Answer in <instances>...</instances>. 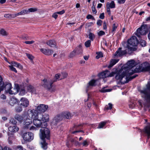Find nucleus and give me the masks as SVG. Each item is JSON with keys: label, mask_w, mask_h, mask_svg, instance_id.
Returning <instances> with one entry per match:
<instances>
[{"label": "nucleus", "mask_w": 150, "mask_h": 150, "mask_svg": "<svg viewBox=\"0 0 150 150\" xmlns=\"http://www.w3.org/2000/svg\"><path fill=\"white\" fill-rule=\"evenodd\" d=\"M135 62L134 60H132L128 61L126 65H124L117 71L115 79L118 80L119 81L124 84L128 81L127 78L125 76L126 72L133 68L135 66Z\"/></svg>", "instance_id": "f257e3e1"}, {"label": "nucleus", "mask_w": 150, "mask_h": 150, "mask_svg": "<svg viewBox=\"0 0 150 150\" xmlns=\"http://www.w3.org/2000/svg\"><path fill=\"white\" fill-rule=\"evenodd\" d=\"M60 76H61L60 74H57L55 76V79H43V80L44 83L43 84V86L51 92H54L56 90V86H55L52 85V84L57 81V80L60 78Z\"/></svg>", "instance_id": "f03ea898"}, {"label": "nucleus", "mask_w": 150, "mask_h": 150, "mask_svg": "<svg viewBox=\"0 0 150 150\" xmlns=\"http://www.w3.org/2000/svg\"><path fill=\"white\" fill-rule=\"evenodd\" d=\"M39 136L40 138L43 140V142L41 143V147L44 149L46 150L47 148V144L44 139L45 138L49 139L50 137L49 129L46 127L42 128L40 130Z\"/></svg>", "instance_id": "7ed1b4c3"}, {"label": "nucleus", "mask_w": 150, "mask_h": 150, "mask_svg": "<svg viewBox=\"0 0 150 150\" xmlns=\"http://www.w3.org/2000/svg\"><path fill=\"white\" fill-rule=\"evenodd\" d=\"M34 110H28L26 113H25V115L26 117L24 119L23 121L25 125V126L29 125L32 123V120L31 118H33L34 116L33 112H34Z\"/></svg>", "instance_id": "20e7f679"}, {"label": "nucleus", "mask_w": 150, "mask_h": 150, "mask_svg": "<svg viewBox=\"0 0 150 150\" xmlns=\"http://www.w3.org/2000/svg\"><path fill=\"white\" fill-rule=\"evenodd\" d=\"M138 43V41L136 36H132L128 40V43L127 45V48L130 51H134V47L137 46Z\"/></svg>", "instance_id": "39448f33"}, {"label": "nucleus", "mask_w": 150, "mask_h": 150, "mask_svg": "<svg viewBox=\"0 0 150 150\" xmlns=\"http://www.w3.org/2000/svg\"><path fill=\"white\" fill-rule=\"evenodd\" d=\"M147 25H143L137 30L135 35L139 37H140L141 35H145L147 32Z\"/></svg>", "instance_id": "423d86ee"}, {"label": "nucleus", "mask_w": 150, "mask_h": 150, "mask_svg": "<svg viewBox=\"0 0 150 150\" xmlns=\"http://www.w3.org/2000/svg\"><path fill=\"white\" fill-rule=\"evenodd\" d=\"M33 118H34L33 121V124L36 127L41 128L46 127L45 125L44 126V125L43 124V122L38 117L37 114L36 116H35L34 115Z\"/></svg>", "instance_id": "0eeeda50"}, {"label": "nucleus", "mask_w": 150, "mask_h": 150, "mask_svg": "<svg viewBox=\"0 0 150 150\" xmlns=\"http://www.w3.org/2000/svg\"><path fill=\"white\" fill-rule=\"evenodd\" d=\"M24 140L27 142H30L33 139L34 135L31 132L24 133L22 135Z\"/></svg>", "instance_id": "6e6552de"}, {"label": "nucleus", "mask_w": 150, "mask_h": 150, "mask_svg": "<svg viewBox=\"0 0 150 150\" xmlns=\"http://www.w3.org/2000/svg\"><path fill=\"white\" fill-rule=\"evenodd\" d=\"M38 117L43 122V124L44 126H47V122L49 121V116L47 114H45L42 115L41 114H37Z\"/></svg>", "instance_id": "1a4fd4ad"}, {"label": "nucleus", "mask_w": 150, "mask_h": 150, "mask_svg": "<svg viewBox=\"0 0 150 150\" xmlns=\"http://www.w3.org/2000/svg\"><path fill=\"white\" fill-rule=\"evenodd\" d=\"M48 108L47 105L43 104L39 105L35 108V110H34V112L36 111L37 114H41L42 112H45Z\"/></svg>", "instance_id": "9d476101"}, {"label": "nucleus", "mask_w": 150, "mask_h": 150, "mask_svg": "<svg viewBox=\"0 0 150 150\" xmlns=\"http://www.w3.org/2000/svg\"><path fill=\"white\" fill-rule=\"evenodd\" d=\"M19 103L23 108L27 107L29 105V101L28 99L25 98L23 97L21 98Z\"/></svg>", "instance_id": "9b49d317"}, {"label": "nucleus", "mask_w": 150, "mask_h": 150, "mask_svg": "<svg viewBox=\"0 0 150 150\" xmlns=\"http://www.w3.org/2000/svg\"><path fill=\"white\" fill-rule=\"evenodd\" d=\"M135 72H136L135 71H133L132 70H130L126 73L125 74V77H127L128 81L125 83H128L129 81L135 78L137 76V75H133L132 76H129L132 75Z\"/></svg>", "instance_id": "f8f14e48"}, {"label": "nucleus", "mask_w": 150, "mask_h": 150, "mask_svg": "<svg viewBox=\"0 0 150 150\" xmlns=\"http://www.w3.org/2000/svg\"><path fill=\"white\" fill-rule=\"evenodd\" d=\"M127 52L126 50H122L121 48L120 47L114 54V56L120 57L126 54Z\"/></svg>", "instance_id": "ddd939ff"}, {"label": "nucleus", "mask_w": 150, "mask_h": 150, "mask_svg": "<svg viewBox=\"0 0 150 150\" xmlns=\"http://www.w3.org/2000/svg\"><path fill=\"white\" fill-rule=\"evenodd\" d=\"M25 113L23 114L22 115L19 114H16L14 116V118L19 122L21 123L23 121L24 119H25L26 117L25 115Z\"/></svg>", "instance_id": "4468645a"}, {"label": "nucleus", "mask_w": 150, "mask_h": 150, "mask_svg": "<svg viewBox=\"0 0 150 150\" xmlns=\"http://www.w3.org/2000/svg\"><path fill=\"white\" fill-rule=\"evenodd\" d=\"M19 87L18 85H15V88L11 87L10 90L9 91V93L10 94H15L17 93L19 91Z\"/></svg>", "instance_id": "2eb2a0df"}, {"label": "nucleus", "mask_w": 150, "mask_h": 150, "mask_svg": "<svg viewBox=\"0 0 150 150\" xmlns=\"http://www.w3.org/2000/svg\"><path fill=\"white\" fill-rule=\"evenodd\" d=\"M40 50L42 53L46 55H51L53 52V50L49 49L47 50L45 49L41 48Z\"/></svg>", "instance_id": "dca6fc26"}, {"label": "nucleus", "mask_w": 150, "mask_h": 150, "mask_svg": "<svg viewBox=\"0 0 150 150\" xmlns=\"http://www.w3.org/2000/svg\"><path fill=\"white\" fill-rule=\"evenodd\" d=\"M64 118L70 119L71 118L72 115L69 112L66 111L62 112Z\"/></svg>", "instance_id": "f3484780"}, {"label": "nucleus", "mask_w": 150, "mask_h": 150, "mask_svg": "<svg viewBox=\"0 0 150 150\" xmlns=\"http://www.w3.org/2000/svg\"><path fill=\"white\" fill-rule=\"evenodd\" d=\"M108 71L106 70L98 74V76L100 78H105L108 77Z\"/></svg>", "instance_id": "a211bd4d"}, {"label": "nucleus", "mask_w": 150, "mask_h": 150, "mask_svg": "<svg viewBox=\"0 0 150 150\" xmlns=\"http://www.w3.org/2000/svg\"><path fill=\"white\" fill-rule=\"evenodd\" d=\"M64 118L62 113L60 114L57 115L54 118L53 121H55L56 122H58L59 121H61Z\"/></svg>", "instance_id": "6ab92c4d"}, {"label": "nucleus", "mask_w": 150, "mask_h": 150, "mask_svg": "<svg viewBox=\"0 0 150 150\" xmlns=\"http://www.w3.org/2000/svg\"><path fill=\"white\" fill-rule=\"evenodd\" d=\"M144 132L147 134L148 137H150V125L145 127L144 129Z\"/></svg>", "instance_id": "aec40b11"}, {"label": "nucleus", "mask_w": 150, "mask_h": 150, "mask_svg": "<svg viewBox=\"0 0 150 150\" xmlns=\"http://www.w3.org/2000/svg\"><path fill=\"white\" fill-rule=\"evenodd\" d=\"M47 45L49 46L50 47H55L56 45V43L55 41L53 40H48L46 42Z\"/></svg>", "instance_id": "412c9836"}, {"label": "nucleus", "mask_w": 150, "mask_h": 150, "mask_svg": "<svg viewBox=\"0 0 150 150\" xmlns=\"http://www.w3.org/2000/svg\"><path fill=\"white\" fill-rule=\"evenodd\" d=\"M9 131L11 132H15L18 130V128L16 126H10L8 128Z\"/></svg>", "instance_id": "4be33fe9"}, {"label": "nucleus", "mask_w": 150, "mask_h": 150, "mask_svg": "<svg viewBox=\"0 0 150 150\" xmlns=\"http://www.w3.org/2000/svg\"><path fill=\"white\" fill-rule=\"evenodd\" d=\"M119 61V59H112L111 60L110 64L108 65V67L110 68L112 67L113 65L117 63Z\"/></svg>", "instance_id": "5701e85b"}, {"label": "nucleus", "mask_w": 150, "mask_h": 150, "mask_svg": "<svg viewBox=\"0 0 150 150\" xmlns=\"http://www.w3.org/2000/svg\"><path fill=\"white\" fill-rule=\"evenodd\" d=\"M11 64V66L17 67L20 69H22L23 68V66L20 64H18L15 62H12Z\"/></svg>", "instance_id": "b1692460"}, {"label": "nucleus", "mask_w": 150, "mask_h": 150, "mask_svg": "<svg viewBox=\"0 0 150 150\" xmlns=\"http://www.w3.org/2000/svg\"><path fill=\"white\" fill-rule=\"evenodd\" d=\"M106 6H108L110 8H114L115 7V5L114 2L112 1L110 3L108 2L106 4Z\"/></svg>", "instance_id": "393cba45"}, {"label": "nucleus", "mask_w": 150, "mask_h": 150, "mask_svg": "<svg viewBox=\"0 0 150 150\" xmlns=\"http://www.w3.org/2000/svg\"><path fill=\"white\" fill-rule=\"evenodd\" d=\"M27 89L29 92L35 93L36 90L35 88L31 85H29L27 87Z\"/></svg>", "instance_id": "a878e982"}, {"label": "nucleus", "mask_w": 150, "mask_h": 150, "mask_svg": "<svg viewBox=\"0 0 150 150\" xmlns=\"http://www.w3.org/2000/svg\"><path fill=\"white\" fill-rule=\"evenodd\" d=\"M18 102V100L17 99L15 98H12L10 101L9 103L10 105L13 106L15 104Z\"/></svg>", "instance_id": "bb28decb"}, {"label": "nucleus", "mask_w": 150, "mask_h": 150, "mask_svg": "<svg viewBox=\"0 0 150 150\" xmlns=\"http://www.w3.org/2000/svg\"><path fill=\"white\" fill-rule=\"evenodd\" d=\"M23 106L21 105L20 104L18 103V106L15 107V110L16 112H20L23 110L22 107Z\"/></svg>", "instance_id": "cd10ccee"}, {"label": "nucleus", "mask_w": 150, "mask_h": 150, "mask_svg": "<svg viewBox=\"0 0 150 150\" xmlns=\"http://www.w3.org/2000/svg\"><path fill=\"white\" fill-rule=\"evenodd\" d=\"M75 51L78 54L81 53L82 52V48L81 45H79V46L76 48V50Z\"/></svg>", "instance_id": "c85d7f7f"}, {"label": "nucleus", "mask_w": 150, "mask_h": 150, "mask_svg": "<svg viewBox=\"0 0 150 150\" xmlns=\"http://www.w3.org/2000/svg\"><path fill=\"white\" fill-rule=\"evenodd\" d=\"M5 87L4 86V83L2 81V77L0 76V92L3 90Z\"/></svg>", "instance_id": "c756f323"}, {"label": "nucleus", "mask_w": 150, "mask_h": 150, "mask_svg": "<svg viewBox=\"0 0 150 150\" xmlns=\"http://www.w3.org/2000/svg\"><path fill=\"white\" fill-rule=\"evenodd\" d=\"M97 81V80L95 79H92L88 83V87L89 86H95L96 85V83Z\"/></svg>", "instance_id": "7c9ffc66"}, {"label": "nucleus", "mask_w": 150, "mask_h": 150, "mask_svg": "<svg viewBox=\"0 0 150 150\" xmlns=\"http://www.w3.org/2000/svg\"><path fill=\"white\" fill-rule=\"evenodd\" d=\"M27 13H28V10H23L20 12L16 13L15 14V16H17L20 15H24Z\"/></svg>", "instance_id": "2f4dec72"}, {"label": "nucleus", "mask_w": 150, "mask_h": 150, "mask_svg": "<svg viewBox=\"0 0 150 150\" xmlns=\"http://www.w3.org/2000/svg\"><path fill=\"white\" fill-rule=\"evenodd\" d=\"M11 87L12 86L11 83H8L5 86L6 91L7 92H8Z\"/></svg>", "instance_id": "473e14b6"}, {"label": "nucleus", "mask_w": 150, "mask_h": 150, "mask_svg": "<svg viewBox=\"0 0 150 150\" xmlns=\"http://www.w3.org/2000/svg\"><path fill=\"white\" fill-rule=\"evenodd\" d=\"M117 26L118 25L116 23H114L113 24L112 26V31L113 33V34L114 33L115 31L116 30Z\"/></svg>", "instance_id": "72a5a7b5"}, {"label": "nucleus", "mask_w": 150, "mask_h": 150, "mask_svg": "<svg viewBox=\"0 0 150 150\" xmlns=\"http://www.w3.org/2000/svg\"><path fill=\"white\" fill-rule=\"evenodd\" d=\"M19 91H20L19 94L21 96L24 95L26 93V92L24 88H19Z\"/></svg>", "instance_id": "f704fd0d"}, {"label": "nucleus", "mask_w": 150, "mask_h": 150, "mask_svg": "<svg viewBox=\"0 0 150 150\" xmlns=\"http://www.w3.org/2000/svg\"><path fill=\"white\" fill-rule=\"evenodd\" d=\"M106 123L107 122L105 121L100 122L99 125L98 127V128H103V127L105 125Z\"/></svg>", "instance_id": "c9c22d12"}, {"label": "nucleus", "mask_w": 150, "mask_h": 150, "mask_svg": "<svg viewBox=\"0 0 150 150\" xmlns=\"http://www.w3.org/2000/svg\"><path fill=\"white\" fill-rule=\"evenodd\" d=\"M60 75L61 76V78L60 79H64L66 78L68 75L67 73L66 72L62 73Z\"/></svg>", "instance_id": "e433bc0d"}, {"label": "nucleus", "mask_w": 150, "mask_h": 150, "mask_svg": "<svg viewBox=\"0 0 150 150\" xmlns=\"http://www.w3.org/2000/svg\"><path fill=\"white\" fill-rule=\"evenodd\" d=\"M96 54L97 55L96 56V58L98 59L100 58L103 57V54L101 52L96 53Z\"/></svg>", "instance_id": "4c0bfd02"}, {"label": "nucleus", "mask_w": 150, "mask_h": 150, "mask_svg": "<svg viewBox=\"0 0 150 150\" xmlns=\"http://www.w3.org/2000/svg\"><path fill=\"white\" fill-rule=\"evenodd\" d=\"M0 34L3 36H6L8 34L3 29L0 30Z\"/></svg>", "instance_id": "58836bf2"}, {"label": "nucleus", "mask_w": 150, "mask_h": 150, "mask_svg": "<svg viewBox=\"0 0 150 150\" xmlns=\"http://www.w3.org/2000/svg\"><path fill=\"white\" fill-rule=\"evenodd\" d=\"M119 70L117 71L116 73H115L114 72H111V73H110V72L109 71H108V77H111L113 76H114V75L115 74H116V75L117 71H119Z\"/></svg>", "instance_id": "ea45409f"}, {"label": "nucleus", "mask_w": 150, "mask_h": 150, "mask_svg": "<svg viewBox=\"0 0 150 150\" xmlns=\"http://www.w3.org/2000/svg\"><path fill=\"white\" fill-rule=\"evenodd\" d=\"M91 41L89 40H88L86 41L85 43V45L86 47H89L91 45Z\"/></svg>", "instance_id": "a19ab883"}, {"label": "nucleus", "mask_w": 150, "mask_h": 150, "mask_svg": "<svg viewBox=\"0 0 150 150\" xmlns=\"http://www.w3.org/2000/svg\"><path fill=\"white\" fill-rule=\"evenodd\" d=\"M37 10V9L36 8H31L28 10V13L30 12H34L36 11Z\"/></svg>", "instance_id": "79ce46f5"}, {"label": "nucleus", "mask_w": 150, "mask_h": 150, "mask_svg": "<svg viewBox=\"0 0 150 150\" xmlns=\"http://www.w3.org/2000/svg\"><path fill=\"white\" fill-rule=\"evenodd\" d=\"M89 38L92 41H93L95 38V35L94 34L91 33H90L89 34Z\"/></svg>", "instance_id": "37998d69"}, {"label": "nucleus", "mask_w": 150, "mask_h": 150, "mask_svg": "<svg viewBox=\"0 0 150 150\" xmlns=\"http://www.w3.org/2000/svg\"><path fill=\"white\" fill-rule=\"evenodd\" d=\"M9 123L13 124L16 125L17 123V122L13 118H11L10 119Z\"/></svg>", "instance_id": "c03bdc74"}, {"label": "nucleus", "mask_w": 150, "mask_h": 150, "mask_svg": "<svg viewBox=\"0 0 150 150\" xmlns=\"http://www.w3.org/2000/svg\"><path fill=\"white\" fill-rule=\"evenodd\" d=\"M95 2H93V5L92 8V10L93 13L94 14H96L97 13V11L95 8V6L94 5Z\"/></svg>", "instance_id": "a18cd8bd"}, {"label": "nucleus", "mask_w": 150, "mask_h": 150, "mask_svg": "<svg viewBox=\"0 0 150 150\" xmlns=\"http://www.w3.org/2000/svg\"><path fill=\"white\" fill-rule=\"evenodd\" d=\"M111 90V89H104V88L100 90V91L101 92L104 93L108 92L110 91Z\"/></svg>", "instance_id": "49530a36"}, {"label": "nucleus", "mask_w": 150, "mask_h": 150, "mask_svg": "<svg viewBox=\"0 0 150 150\" xmlns=\"http://www.w3.org/2000/svg\"><path fill=\"white\" fill-rule=\"evenodd\" d=\"M9 67L10 68V69L12 71H14L16 73L17 72V71L16 69L14 67L12 66L9 65Z\"/></svg>", "instance_id": "de8ad7c7"}, {"label": "nucleus", "mask_w": 150, "mask_h": 150, "mask_svg": "<svg viewBox=\"0 0 150 150\" xmlns=\"http://www.w3.org/2000/svg\"><path fill=\"white\" fill-rule=\"evenodd\" d=\"M112 105L110 103H109L108 104V106H107L106 108H105V110H110L112 109Z\"/></svg>", "instance_id": "09e8293b"}, {"label": "nucleus", "mask_w": 150, "mask_h": 150, "mask_svg": "<svg viewBox=\"0 0 150 150\" xmlns=\"http://www.w3.org/2000/svg\"><path fill=\"white\" fill-rule=\"evenodd\" d=\"M140 44L142 47H144L146 45V42L144 40H142L140 41Z\"/></svg>", "instance_id": "8fccbe9b"}, {"label": "nucleus", "mask_w": 150, "mask_h": 150, "mask_svg": "<svg viewBox=\"0 0 150 150\" xmlns=\"http://www.w3.org/2000/svg\"><path fill=\"white\" fill-rule=\"evenodd\" d=\"M76 53V51L75 50H74L72 52L70 53L69 55L70 57L71 58L73 57L75 55Z\"/></svg>", "instance_id": "3c124183"}, {"label": "nucleus", "mask_w": 150, "mask_h": 150, "mask_svg": "<svg viewBox=\"0 0 150 150\" xmlns=\"http://www.w3.org/2000/svg\"><path fill=\"white\" fill-rule=\"evenodd\" d=\"M17 149L19 150H26L25 148L21 145H18L17 146Z\"/></svg>", "instance_id": "603ef678"}, {"label": "nucleus", "mask_w": 150, "mask_h": 150, "mask_svg": "<svg viewBox=\"0 0 150 150\" xmlns=\"http://www.w3.org/2000/svg\"><path fill=\"white\" fill-rule=\"evenodd\" d=\"M27 56L31 60H32L34 58L31 55L29 54H27Z\"/></svg>", "instance_id": "864d4df0"}, {"label": "nucleus", "mask_w": 150, "mask_h": 150, "mask_svg": "<svg viewBox=\"0 0 150 150\" xmlns=\"http://www.w3.org/2000/svg\"><path fill=\"white\" fill-rule=\"evenodd\" d=\"M34 42V41L33 40L30 41H25L24 43L27 44H31L33 43Z\"/></svg>", "instance_id": "5fc2aeb1"}, {"label": "nucleus", "mask_w": 150, "mask_h": 150, "mask_svg": "<svg viewBox=\"0 0 150 150\" xmlns=\"http://www.w3.org/2000/svg\"><path fill=\"white\" fill-rule=\"evenodd\" d=\"M144 70L146 71H148L150 72V65L144 68Z\"/></svg>", "instance_id": "6e6d98bb"}, {"label": "nucleus", "mask_w": 150, "mask_h": 150, "mask_svg": "<svg viewBox=\"0 0 150 150\" xmlns=\"http://www.w3.org/2000/svg\"><path fill=\"white\" fill-rule=\"evenodd\" d=\"M98 34L99 36H100L104 35L105 33L103 31H100L98 33Z\"/></svg>", "instance_id": "4d7b16f0"}, {"label": "nucleus", "mask_w": 150, "mask_h": 150, "mask_svg": "<svg viewBox=\"0 0 150 150\" xmlns=\"http://www.w3.org/2000/svg\"><path fill=\"white\" fill-rule=\"evenodd\" d=\"M102 21L101 20H99L97 21V24L99 26H101L102 25Z\"/></svg>", "instance_id": "13d9d810"}, {"label": "nucleus", "mask_w": 150, "mask_h": 150, "mask_svg": "<svg viewBox=\"0 0 150 150\" xmlns=\"http://www.w3.org/2000/svg\"><path fill=\"white\" fill-rule=\"evenodd\" d=\"M86 18L88 19H94V18L91 15H88L86 17Z\"/></svg>", "instance_id": "bf43d9fd"}, {"label": "nucleus", "mask_w": 150, "mask_h": 150, "mask_svg": "<svg viewBox=\"0 0 150 150\" xmlns=\"http://www.w3.org/2000/svg\"><path fill=\"white\" fill-rule=\"evenodd\" d=\"M109 7L106 6V10L108 15H110L111 14L110 11Z\"/></svg>", "instance_id": "052dcab7"}, {"label": "nucleus", "mask_w": 150, "mask_h": 150, "mask_svg": "<svg viewBox=\"0 0 150 150\" xmlns=\"http://www.w3.org/2000/svg\"><path fill=\"white\" fill-rule=\"evenodd\" d=\"M103 29L104 30H105L107 29V26L106 22L104 21L103 23Z\"/></svg>", "instance_id": "680f3d73"}, {"label": "nucleus", "mask_w": 150, "mask_h": 150, "mask_svg": "<svg viewBox=\"0 0 150 150\" xmlns=\"http://www.w3.org/2000/svg\"><path fill=\"white\" fill-rule=\"evenodd\" d=\"M104 18V13H101L99 16V18L101 19H103Z\"/></svg>", "instance_id": "e2e57ef3"}, {"label": "nucleus", "mask_w": 150, "mask_h": 150, "mask_svg": "<svg viewBox=\"0 0 150 150\" xmlns=\"http://www.w3.org/2000/svg\"><path fill=\"white\" fill-rule=\"evenodd\" d=\"M57 14V13H54L52 15V17L55 18V19H56L58 16V15Z\"/></svg>", "instance_id": "0e129e2a"}, {"label": "nucleus", "mask_w": 150, "mask_h": 150, "mask_svg": "<svg viewBox=\"0 0 150 150\" xmlns=\"http://www.w3.org/2000/svg\"><path fill=\"white\" fill-rule=\"evenodd\" d=\"M65 12V11L64 10H62L61 11L58 12L57 13V14H60V15H62L63 13H64Z\"/></svg>", "instance_id": "69168bd1"}, {"label": "nucleus", "mask_w": 150, "mask_h": 150, "mask_svg": "<svg viewBox=\"0 0 150 150\" xmlns=\"http://www.w3.org/2000/svg\"><path fill=\"white\" fill-rule=\"evenodd\" d=\"M83 146H87L88 145L87 142L86 140L84 141V142H83Z\"/></svg>", "instance_id": "338daca9"}, {"label": "nucleus", "mask_w": 150, "mask_h": 150, "mask_svg": "<svg viewBox=\"0 0 150 150\" xmlns=\"http://www.w3.org/2000/svg\"><path fill=\"white\" fill-rule=\"evenodd\" d=\"M2 150H11V149L9 147L5 146L2 149Z\"/></svg>", "instance_id": "774afa93"}]
</instances>
